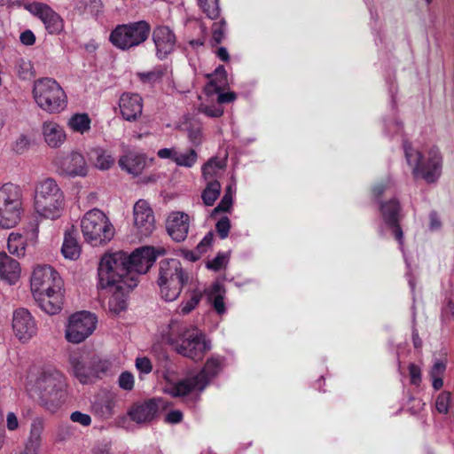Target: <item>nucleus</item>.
Returning <instances> with one entry per match:
<instances>
[{
	"label": "nucleus",
	"mask_w": 454,
	"mask_h": 454,
	"mask_svg": "<svg viewBox=\"0 0 454 454\" xmlns=\"http://www.w3.org/2000/svg\"><path fill=\"white\" fill-rule=\"evenodd\" d=\"M63 282L59 274L51 266L35 268L30 286L34 299L47 314L59 313L63 304Z\"/></svg>",
	"instance_id": "1"
},
{
	"label": "nucleus",
	"mask_w": 454,
	"mask_h": 454,
	"mask_svg": "<svg viewBox=\"0 0 454 454\" xmlns=\"http://www.w3.org/2000/svg\"><path fill=\"white\" fill-rule=\"evenodd\" d=\"M168 342L176 352L194 362H200L211 350V340L196 325H180L172 320L169 324Z\"/></svg>",
	"instance_id": "2"
},
{
	"label": "nucleus",
	"mask_w": 454,
	"mask_h": 454,
	"mask_svg": "<svg viewBox=\"0 0 454 454\" xmlns=\"http://www.w3.org/2000/svg\"><path fill=\"white\" fill-rule=\"evenodd\" d=\"M65 205L64 192L54 178L45 177L36 183L34 209L39 216L57 220L62 216Z\"/></svg>",
	"instance_id": "3"
},
{
	"label": "nucleus",
	"mask_w": 454,
	"mask_h": 454,
	"mask_svg": "<svg viewBox=\"0 0 454 454\" xmlns=\"http://www.w3.org/2000/svg\"><path fill=\"white\" fill-rule=\"evenodd\" d=\"M403 150L408 165L411 168L415 178H422L432 184L438 180L442 174V157L435 146L419 151L410 144H403Z\"/></svg>",
	"instance_id": "4"
},
{
	"label": "nucleus",
	"mask_w": 454,
	"mask_h": 454,
	"mask_svg": "<svg viewBox=\"0 0 454 454\" xmlns=\"http://www.w3.org/2000/svg\"><path fill=\"white\" fill-rule=\"evenodd\" d=\"M64 375L54 368L43 370L30 388V394L49 411H55L64 402L66 395Z\"/></svg>",
	"instance_id": "5"
},
{
	"label": "nucleus",
	"mask_w": 454,
	"mask_h": 454,
	"mask_svg": "<svg viewBox=\"0 0 454 454\" xmlns=\"http://www.w3.org/2000/svg\"><path fill=\"white\" fill-rule=\"evenodd\" d=\"M127 261V253L118 251L112 254H106L100 260L98 277V286L101 289H106L118 284H124L128 289H133L137 286L136 276L129 275Z\"/></svg>",
	"instance_id": "6"
},
{
	"label": "nucleus",
	"mask_w": 454,
	"mask_h": 454,
	"mask_svg": "<svg viewBox=\"0 0 454 454\" xmlns=\"http://www.w3.org/2000/svg\"><path fill=\"white\" fill-rule=\"evenodd\" d=\"M32 94L37 106L48 114H60L67 107V93L53 78L35 81Z\"/></svg>",
	"instance_id": "7"
},
{
	"label": "nucleus",
	"mask_w": 454,
	"mask_h": 454,
	"mask_svg": "<svg viewBox=\"0 0 454 454\" xmlns=\"http://www.w3.org/2000/svg\"><path fill=\"white\" fill-rule=\"evenodd\" d=\"M223 366V357L211 356L197 375L176 383L168 384L165 387L164 391L173 397L184 396L195 390L202 391L209 381L220 373Z\"/></svg>",
	"instance_id": "8"
},
{
	"label": "nucleus",
	"mask_w": 454,
	"mask_h": 454,
	"mask_svg": "<svg viewBox=\"0 0 454 454\" xmlns=\"http://www.w3.org/2000/svg\"><path fill=\"white\" fill-rule=\"evenodd\" d=\"M81 230L83 239L92 246L108 243L114 236V227L107 215L98 208L85 213L81 219Z\"/></svg>",
	"instance_id": "9"
},
{
	"label": "nucleus",
	"mask_w": 454,
	"mask_h": 454,
	"mask_svg": "<svg viewBox=\"0 0 454 454\" xmlns=\"http://www.w3.org/2000/svg\"><path fill=\"white\" fill-rule=\"evenodd\" d=\"M187 281L188 275L184 271L178 260L167 259L160 262L157 283L160 294L165 301H175Z\"/></svg>",
	"instance_id": "10"
},
{
	"label": "nucleus",
	"mask_w": 454,
	"mask_h": 454,
	"mask_svg": "<svg viewBox=\"0 0 454 454\" xmlns=\"http://www.w3.org/2000/svg\"><path fill=\"white\" fill-rule=\"evenodd\" d=\"M22 192L18 185L8 183L0 187V226L12 228L20 218Z\"/></svg>",
	"instance_id": "11"
},
{
	"label": "nucleus",
	"mask_w": 454,
	"mask_h": 454,
	"mask_svg": "<svg viewBox=\"0 0 454 454\" xmlns=\"http://www.w3.org/2000/svg\"><path fill=\"white\" fill-rule=\"evenodd\" d=\"M151 27L145 21L118 25L109 40L116 48L126 51L143 43L149 36Z\"/></svg>",
	"instance_id": "12"
},
{
	"label": "nucleus",
	"mask_w": 454,
	"mask_h": 454,
	"mask_svg": "<svg viewBox=\"0 0 454 454\" xmlns=\"http://www.w3.org/2000/svg\"><path fill=\"white\" fill-rule=\"evenodd\" d=\"M97 317L89 311H78L72 314L67 320L65 330L67 340L79 344L90 337L97 327Z\"/></svg>",
	"instance_id": "13"
},
{
	"label": "nucleus",
	"mask_w": 454,
	"mask_h": 454,
	"mask_svg": "<svg viewBox=\"0 0 454 454\" xmlns=\"http://www.w3.org/2000/svg\"><path fill=\"white\" fill-rule=\"evenodd\" d=\"M163 252V250H155L152 247H142L130 254H127L125 264L128 267L129 275L134 274L138 281L139 275L145 274Z\"/></svg>",
	"instance_id": "14"
},
{
	"label": "nucleus",
	"mask_w": 454,
	"mask_h": 454,
	"mask_svg": "<svg viewBox=\"0 0 454 454\" xmlns=\"http://www.w3.org/2000/svg\"><path fill=\"white\" fill-rule=\"evenodd\" d=\"M52 163L59 175L67 177L85 176L88 166L83 155L78 152L65 154L59 153Z\"/></svg>",
	"instance_id": "15"
},
{
	"label": "nucleus",
	"mask_w": 454,
	"mask_h": 454,
	"mask_svg": "<svg viewBox=\"0 0 454 454\" xmlns=\"http://www.w3.org/2000/svg\"><path fill=\"white\" fill-rule=\"evenodd\" d=\"M12 330L20 341L25 343L36 335L37 326L31 313L26 309H18L13 312Z\"/></svg>",
	"instance_id": "16"
},
{
	"label": "nucleus",
	"mask_w": 454,
	"mask_h": 454,
	"mask_svg": "<svg viewBox=\"0 0 454 454\" xmlns=\"http://www.w3.org/2000/svg\"><path fill=\"white\" fill-rule=\"evenodd\" d=\"M134 225L141 237L149 236L155 229L153 212L145 200H137L133 207Z\"/></svg>",
	"instance_id": "17"
},
{
	"label": "nucleus",
	"mask_w": 454,
	"mask_h": 454,
	"mask_svg": "<svg viewBox=\"0 0 454 454\" xmlns=\"http://www.w3.org/2000/svg\"><path fill=\"white\" fill-rule=\"evenodd\" d=\"M29 12L43 23L45 29L51 35L59 34L64 28L62 18L50 6L35 3L29 5Z\"/></svg>",
	"instance_id": "18"
},
{
	"label": "nucleus",
	"mask_w": 454,
	"mask_h": 454,
	"mask_svg": "<svg viewBox=\"0 0 454 454\" xmlns=\"http://www.w3.org/2000/svg\"><path fill=\"white\" fill-rule=\"evenodd\" d=\"M191 224L189 215L181 211H175L168 215L166 221V229L171 239L176 242L184 241L188 235Z\"/></svg>",
	"instance_id": "19"
},
{
	"label": "nucleus",
	"mask_w": 454,
	"mask_h": 454,
	"mask_svg": "<svg viewBox=\"0 0 454 454\" xmlns=\"http://www.w3.org/2000/svg\"><path fill=\"white\" fill-rule=\"evenodd\" d=\"M69 361L74 375L82 384L96 381V371L93 369L91 356L74 354L70 356Z\"/></svg>",
	"instance_id": "20"
},
{
	"label": "nucleus",
	"mask_w": 454,
	"mask_h": 454,
	"mask_svg": "<svg viewBox=\"0 0 454 454\" xmlns=\"http://www.w3.org/2000/svg\"><path fill=\"white\" fill-rule=\"evenodd\" d=\"M153 39L156 48V56L159 59H164L171 53L176 45V36L169 27H157L153 33Z\"/></svg>",
	"instance_id": "21"
},
{
	"label": "nucleus",
	"mask_w": 454,
	"mask_h": 454,
	"mask_svg": "<svg viewBox=\"0 0 454 454\" xmlns=\"http://www.w3.org/2000/svg\"><path fill=\"white\" fill-rule=\"evenodd\" d=\"M400 211L399 202L393 199L389 201L380 204V212L385 223L393 229L395 238L400 244V247H403V233L398 224V214Z\"/></svg>",
	"instance_id": "22"
},
{
	"label": "nucleus",
	"mask_w": 454,
	"mask_h": 454,
	"mask_svg": "<svg viewBox=\"0 0 454 454\" xmlns=\"http://www.w3.org/2000/svg\"><path fill=\"white\" fill-rule=\"evenodd\" d=\"M122 117L129 121H136L143 112V99L137 93H123L119 101Z\"/></svg>",
	"instance_id": "23"
},
{
	"label": "nucleus",
	"mask_w": 454,
	"mask_h": 454,
	"mask_svg": "<svg viewBox=\"0 0 454 454\" xmlns=\"http://www.w3.org/2000/svg\"><path fill=\"white\" fill-rule=\"evenodd\" d=\"M44 142L51 148H59L67 139L64 129L56 121H46L42 125Z\"/></svg>",
	"instance_id": "24"
},
{
	"label": "nucleus",
	"mask_w": 454,
	"mask_h": 454,
	"mask_svg": "<svg viewBox=\"0 0 454 454\" xmlns=\"http://www.w3.org/2000/svg\"><path fill=\"white\" fill-rule=\"evenodd\" d=\"M20 263L4 252H0V278L9 285H14L20 279Z\"/></svg>",
	"instance_id": "25"
},
{
	"label": "nucleus",
	"mask_w": 454,
	"mask_h": 454,
	"mask_svg": "<svg viewBox=\"0 0 454 454\" xmlns=\"http://www.w3.org/2000/svg\"><path fill=\"white\" fill-rule=\"evenodd\" d=\"M119 166L127 173L137 176L147 167V161L144 154L129 152L120 158Z\"/></svg>",
	"instance_id": "26"
},
{
	"label": "nucleus",
	"mask_w": 454,
	"mask_h": 454,
	"mask_svg": "<svg viewBox=\"0 0 454 454\" xmlns=\"http://www.w3.org/2000/svg\"><path fill=\"white\" fill-rule=\"evenodd\" d=\"M158 411V405L154 401H148L141 404L133 406L129 415L130 419L138 423H146L153 419Z\"/></svg>",
	"instance_id": "27"
},
{
	"label": "nucleus",
	"mask_w": 454,
	"mask_h": 454,
	"mask_svg": "<svg viewBox=\"0 0 454 454\" xmlns=\"http://www.w3.org/2000/svg\"><path fill=\"white\" fill-rule=\"evenodd\" d=\"M113 292L108 301L109 309L118 314L127 308V295L131 289H128L124 284H118L112 287H108Z\"/></svg>",
	"instance_id": "28"
},
{
	"label": "nucleus",
	"mask_w": 454,
	"mask_h": 454,
	"mask_svg": "<svg viewBox=\"0 0 454 454\" xmlns=\"http://www.w3.org/2000/svg\"><path fill=\"white\" fill-rule=\"evenodd\" d=\"M226 163L224 160L218 157L210 158L201 167L202 177L205 182L218 181V178L222 176Z\"/></svg>",
	"instance_id": "29"
},
{
	"label": "nucleus",
	"mask_w": 454,
	"mask_h": 454,
	"mask_svg": "<svg viewBox=\"0 0 454 454\" xmlns=\"http://www.w3.org/2000/svg\"><path fill=\"white\" fill-rule=\"evenodd\" d=\"M208 83L205 87L207 95L218 93L228 85L227 72L223 66L215 68L214 74H207Z\"/></svg>",
	"instance_id": "30"
},
{
	"label": "nucleus",
	"mask_w": 454,
	"mask_h": 454,
	"mask_svg": "<svg viewBox=\"0 0 454 454\" xmlns=\"http://www.w3.org/2000/svg\"><path fill=\"white\" fill-rule=\"evenodd\" d=\"M225 288L219 282L214 283L207 290V295L209 302L213 305L215 310L222 315L225 313V304H224V296H225Z\"/></svg>",
	"instance_id": "31"
},
{
	"label": "nucleus",
	"mask_w": 454,
	"mask_h": 454,
	"mask_svg": "<svg viewBox=\"0 0 454 454\" xmlns=\"http://www.w3.org/2000/svg\"><path fill=\"white\" fill-rule=\"evenodd\" d=\"M61 253L65 258L69 260H76L79 258L81 247L74 230L66 231Z\"/></svg>",
	"instance_id": "32"
},
{
	"label": "nucleus",
	"mask_w": 454,
	"mask_h": 454,
	"mask_svg": "<svg viewBox=\"0 0 454 454\" xmlns=\"http://www.w3.org/2000/svg\"><path fill=\"white\" fill-rule=\"evenodd\" d=\"M44 423L41 419H35L31 425L29 434L25 445L40 450L43 442Z\"/></svg>",
	"instance_id": "33"
},
{
	"label": "nucleus",
	"mask_w": 454,
	"mask_h": 454,
	"mask_svg": "<svg viewBox=\"0 0 454 454\" xmlns=\"http://www.w3.org/2000/svg\"><path fill=\"white\" fill-rule=\"evenodd\" d=\"M91 120L88 114H74L67 121L68 128L80 134H84L90 129Z\"/></svg>",
	"instance_id": "34"
},
{
	"label": "nucleus",
	"mask_w": 454,
	"mask_h": 454,
	"mask_svg": "<svg viewBox=\"0 0 454 454\" xmlns=\"http://www.w3.org/2000/svg\"><path fill=\"white\" fill-rule=\"evenodd\" d=\"M168 74V68L165 66H159L148 72L137 73V77L144 83L155 84L160 82Z\"/></svg>",
	"instance_id": "35"
},
{
	"label": "nucleus",
	"mask_w": 454,
	"mask_h": 454,
	"mask_svg": "<svg viewBox=\"0 0 454 454\" xmlns=\"http://www.w3.org/2000/svg\"><path fill=\"white\" fill-rule=\"evenodd\" d=\"M92 159L95 167L100 170L109 169L114 163L113 155L102 148H96L92 151Z\"/></svg>",
	"instance_id": "36"
},
{
	"label": "nucleus",
	"mask_w": 454,
	"mask_h": 454,
	"mask_svg": "<svg viewBox=\"0 0 454 454\" xmlns=\"http://www.w3.org/2000/svg\"><path fill=\"white\" fill-rule=\"evenodd\" d=\"M184 130L187 132L189 142L194 146H200L204 139L201 123L192 121L184 123Z\"/></svg>",
	"instance_id": "37"
},
{
	"label": "nucleus",
	"mask_w": 454,
	"mask_h": 454,
	"mask_svg": "<svg viewBox=\"0 0 454 454\" xmlns=\"http://www.w3.org/2000/svg\"><path fill=\"white\" fill-rule=\"evenodd\" d=\"M206 183L207 184L202 192L201 199L206 206H212L221 193V184L219 181H210Z\"/></svg>",
	"instance_id": "38"
},
{
	"label": "nucleus",
	"mask_w": 454,
	"mask_h": 454,
	"mask_svg": "<svg viewBox=\"0 0 454 454\" xmlns=\"http://www.w3.org/2000/svg\"><path fill=\"white\" fill-rule=\"evenodd\" d=\"M7 248L10 254L16 256H22L25 254L26 240L22 235L12 232L7 240Z\"/></svg>",
	"instance_id": "39"
},
{
	"label": "nucleus",
	"mask_w": 454,
	"mask_h": 454,
	"mask_svg": "<svg viewBox=\"0 0 454 454\" xmlns=\"http://www.w3.org/2000/svg\"><path fill=\"white\" fill-rule=\"evenodd\" d=\"M91 358L93 369L96 371L95 380L112 372L113 364L111 361L108 359H102L97 356H93Z\"/></svg>",
	"instance_id": "40"
},
{
	"label": "nucleus",
	"mask_w": 454,
	"mask_h": 454,
	"mask_svg": "<svg viewBox=\"0 0 454 454\" xmlns=\"http://www.w3.org/2000/svg\"><path fill=\"white\" fill-rule=\"evenodd\" d=\"M198 160V153L194 149H189L184 153H177L175 163L180 167L192 168Z\"/></svg>",
	"instance_id": "41"
},
{
	"label": "nucleus",
	"mask_w": 454,
	"mask_h": 454,
	"mask_svg": "<svg viewBox=\"0 0 454 454\" xmlns=\"http://www.w3.org/2000/svg\"><path fill=\"white\" fill-rule=\"evenodd\" d=\"M200 7L209 19H216L220 14L218 0H198Z\"/></svg>",
	"instance_id": "42"
},
{
	"label": "nucleus",
	"mask_w": 454,
	"mask_h": 454,
	"mask_svg": "<svg viewBox=\"0 0 454 454\" xmlns=\"http://www.w3.org/2000/svg\"><path fill=\"white\" fill-rule=\"evenodd\" d=\"M16 70L20 79L27 80L33 76V65L31 61L21 59L17 62Z\"/></svg>",
	"instance_id": "43"
},
{
	"label": "nucleus",
	"mask_w": 454,
	"mask_h": 454,
	"mask_svg": "<svg viewBox=\"0 0 454 454\" xmlns=\"http://www.w3.org/2000/svg\"><path fill=\"white\" fill-rule=\"evenodd\" d=\"M451 406L450 393L447 391L442 392L436 398L435 407L438 412L446 414Z\"/></svg>",
	"instance_id": "44"
},
{
	"label": "nucleus",
	"mask_w": 454,
	"mask_h": 454,
	"mask_svg": "<svg viewBox=\"0 0 454 454\" xmlns=\"http://www.w3.org/2000/svg\"><path fill=\"white\" fill-rule=\"evenodd\" d=\"M201 295L194 294L189 300L183 301L178 309L177 313L180 315H187L193 310L200 303Z\"/></svg>",
	"instance_id": "45"
},
{
	"label": "nucleus",
	"mask_w": 454,
	"mask_h": 454,
	"mask_svg": "<svg viewBox=\"0 0 454 454\" xmlns=\"http://www.w3.org/2000/svg\"><path fill=\"white\" fill-rule=\"evenodd\" d=\"M228 261V254L224 253H218L214 259L207 262V268L214 271H218L226 267Z\"/></svg>",
	"instance_id": "46"
},
{
	"label": "nucleus",
	"mask_w": 454,
	"mask_h": 454,
	"mask_svg": "<svg viewBox=\"0 0 454 454\" xmlns=\"http://www.w3.org/2000/svg\"><path fill=\"white\" fill-rule=\"evenodd\" d=\"M226 23L224 20L214 23L212 27V40L215 44L220 43L224 37Z\"/></svg>",
	"instance_id": "47"
},
{
	"label": "nucleus",
	"mask_w": 454,
	"mask_h": 454,
	"mask_svg": "<svg viewBox=\"0 0 454 454\" xmlns=\"http://www.w3.org/2000/svg\"><path fill=\"white\" fill-rule=\"evenodd\" d=\"M118 384L119 387L123 390H132L135 384V379L133 374L129 372H121L118 378Z\"/></svg>",
	"instance_id": "48"
},
{
	"label": "nucleus",
	"mask_w": 454,
	"mask_h": 454,
	"mask_svg": "<svg viewBox=\"0 0 454 454\" xmlns=\"http://www.w3.org/2000/svg\"><path fill=\"white\" fill-rule=\"evenodd\" d=\"M215 229L222 239L228 237L231 229V221L229 217L223 216L215 224Z\"/></svg>",
	"instance_id": "49"
},
{
	"label": "nucleus",
	"mask_w": 454,
	"mask_h": 454,
	"mask_svg": "<svg viewBox=\"0 0 454 454\" xmlns=\"http://www.w3.org/2000/svg\"><path fill=\"white\" fill-rule=\"evenodd\" d=\"M70 419L74 422L78 423L83 427H88L91 424V418L87 413H82L79 411H74L70 415Z\"/></svg>",
	"instance_id": "50"
},
{
	"label": "nucleus",
	"mask_w": 454,
	"mask_h": 454,
	"mask_svg": "<svg viewBox=\"0 0 454 454\" xmlns=\"http://www.w3.org/2000/svg\"><path fill=\"white\" fill-rule=\"evenodd\" d=\"M30 141L28 137L25 135H20L17 139L15 140L13 144V150L17 153H23L25 151H27L29 148Z\"/></svg>",
	"instance_id": "51"
},
{
	"label": "nucleus",
	"mask_w": 454,
	"mask_h": 454,
	"mask_svg": "<svg viewBox=\"0 0 454 454\" xmlns=\"http://www.w3.org/2000/svg\"><path fill=\"white\" fill-rule=\"evenodd\" d=\"M135 365L141 373L148 374L153 370L151 360L145 356L137 357Z\"/></svg>",
	"instance_id": "52"
},
{
	"label": "nucleus",
	"mask_w": 454,
	"mask_h": 454,
	"mask_svg": "<svg viewBox=\"0 0 454 454\" xmlns=\"http://www.w3.org/2000/svg\"><path fill=\"white\" fill-rule=\"evenodd\" d=\"M200 112L205 114L208 117L216 118L223 115V108L219 106H201L200 107Z\"/></svg>",
	"instance_id": "53"
},
{
	"label": "nucleus",
	"mask_w": 454,
	"mask_h": 454,
	"mask_svg": "<svg viewBox=\"0 0 454 454\" xmlns=\"http://www.w3.org/2000/svg\"><path fill=\"white\" fill-rule=\"evenodd\" d=\"M214 239V235L212 232H208L202 240L197 245L196 251L199 254H202L207 251V249L211 247Z\"/></svg>",
	"instance_id": "54"
},
{
	"label": "nucleus",
	"mask_w": 454,
	"mask_h": 454,
	"mask_svg": "<svg viewBox=\"0 0 454 454\" xmlns=\"http://www.w3.org/2000/svg\"><path fill=\"white\" fill-rule=\"evenodd\" d=\"M409 372L411 377V383L413 385H419L421 381V370L420 368L414 364H411L409 365Z\"/></svg>",
	"instance_id": "55"
},
{
	"label": "nucleus",
	"mask_w": 454,
	"mask_h": 454,
	"mask_svg": "<svg viewBox=\"0 0 454 454\" xmlns=\"http://www.w3.org/2000/svg\"><path fill=\"white\" fill-rule=\"evenodd\" d=\"M233 199L230 196H223L219 204L215 207L213 213L226 212L232 206Z\"/></svg>",
	"instance_id": "56"
},
{
	"label": "nucleus",
	"mask_w": 454,
	"mask_h": 454,
	"mask_svg": "<svg viewBox=\"0 0 454 454\" xmlns=\"http://www.w3.org/2000/svg\"><path fill=\"white\" fill-rule=\"evenodd\" d=\"M233 199L230 196H223L219 204L215 207L213 213L226 212L232 206Z\"/></svg>",
	"instance_id": "57"
},
{
	"label": "nucleus",
	"mask_w": 454,
	"mask_h": 454,
	"mask_svg": "<svg viewBox=\"0 0 454 454\" xmlns=\"http://www.w3.org/2000/svg\"><path fill=\"white\" fill-rule=\"evenodd\" d=\"M20 40L24 45L31 46L35 43V35L31 30L27 29L20 34Z\"/></svg>",
	"instance_id": "58"
},
{
	"label": "nucleus",
	"mask_w": 454,
	"mask_h": 454,
	"mask_svg": "<svg viewBox=\"0 0 454 454\" xmlns=\"http://www.w3.org/2000/svg\"><path fill=\"white\" fill-rule=\"evenodd\" d=\"M445 369H446L445 363L442 361L437 360L434 362V364L430 371V376L431 377H435V376L442 377V375L445 372Z\"/></svg>",
	"instance_id": "59"
},
{
	"label": "nucleus",
	"mask_w": 454,
	"mask_h": 454,
	"mask_svg": "<svg viewBox=\"0 0 454 454\" xmlns=\"http://www.w3.org/2000/svg\"><path fill=\"white\" fill-rule=\"evenodd\" d=\"M157 155L160 159H170L175 162L176 151L175 148H162L158 151Z\"/></svg>",
	"instance_id": "60"
},
{
	"label": "nucleus",
	"mask_w": 454,
	"mask_h": 454,
	"mask_svg": "<svg viewBox=\"0 0 454 454\" xmlns=\"http://www.w3.org/2000/svg\"><path fill=\"white\" fill-rule=\"evenodd\" d=\"M183 419V413L182 411L178 410L170 411L166 415V421L170 424H176L179 423Z\"/></svg>",
	"instance_id": "61"
},
{
	"label": "nucleus",
	"mask_w": 454,
	"mask_h": 454,
	"mask_svg": "<svg viewBox=\"0 0 454 454\" xmlns=\"http://www.w3.org/2000/svg\"><path fill=\"white\" fill-rule=\"evenodd\" d=\"M6 427L10 431L16 430L19 427L18 418L13 412H9L7 414Z\"/></svg>",
	"instance_id": "62"
},
{
	"label": "nucleus",
	"mask_w": 454,
	"mask_h": 454,
	"mask_svg": "<svg viewBox=\"0 0 454 454\" xmlns=\"http://www.w3.org/2000/svg\"><path fill=\"white\" fill-rule=\"evenodd\" d=\"M217 102L219 104L231 103L236 99L234 92H218Z\"/></svg>",
	"instance_id": "63"
},
{
	"label": "nucleus",
	"mask_w": 454,
	"mask_h": 454,
	"mask_svg": "<svg viewBox=\"0 0 454 454\" xmlns=\"http://www.w3.org/2000/svg\"><path fill=\"white\" fill-rule=\"evenodd\" d=\"M91 454H111L110 445L106 442H98L93 447Z\"/></svg>",
	"instance_id": "64"
}]
</instances>
